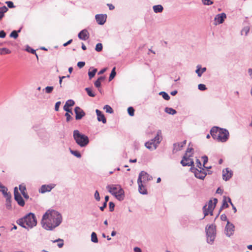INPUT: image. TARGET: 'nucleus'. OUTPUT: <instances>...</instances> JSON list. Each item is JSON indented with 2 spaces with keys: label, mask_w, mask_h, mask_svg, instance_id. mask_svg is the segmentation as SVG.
<instances>
[{
  "label": "nucleus",
  "mask_w": 252,
  "mask_h": 252,
  "mask_svg": "<svg viewBox=\"0 0 252 252\" xmlns=\"http://www.w3.org/2000/svg\"><path fill=\"white\" fill-rule=\"evenodd\" d=\"M137 183L138 184V191L140 192V193L142 194H147V189L144 186L142 182L137 180Z\"/></svg>",
  "instance_id": "22"
},
{
  "label": "nucleus",
  "mask_w": 252,
  "mask_h": 252,
  "mask_svg": "<svg viewBox=\"0 0 252 252\" xmlns=\"http://www.w3.org/2000/svg\"><path fill=\"white\" fill-rule=\"evenodd\" d=\"M218 200L216 198L214 199V202L212 200H209L208 203L205 205L203 207V211L204 214V218L206 216L210 214L211 216L213 215V212Z\"/></svg>",
  "instance_id": "8"
},
{
  "label": "nucleus",
  "mask_w": 252,
  "mask_h": 252,
  "mask_svg": "<svg viewBox=\"0 0 252 252\" xmlns=\"http://www.w3.org/2000/svg\"><path fill=\"white\" fill-rule=\"evenodd\" d=\"M20 32V30H19L18 32L16 31H13L11 32L10 36L11 37H13L14 38H16L18 36V32Z\"/></svg>",
  "instance_id": "39"
},
{
  "label": "nucleus",
  "mask_w": 252,
  "mask_h": 252,
  "mask_svg": "<svg viewBox=\"0 0 252 252\" xmlns=\"http://www.w3.org/2000/svg\"><path fill=\"white\" fill-rule=\"evenodd\" d=\"M226 18V14L224 13L217 14L215 17V25L221 24L223 22L224 19Z\"/></svg>",
  "instance_id": "15"
},
{
  "label": "nucleus",
  "mask_w": 252,
  "mask_h": 252,
  "mask_svg": "<svg viewBox=\"0 0 252 252\" xmlns=\"http://www.w3.org/2000/svg\"><path fill=\"white\" fill-rule=\"evenodd\" d=\"M85 91L87 92L88 95L91 97H94L95 95V94L94 92H93L92 89L90 88H85Z\"/></svg>",
  "instance_id": "30"
},
{
  "label": "nucleus",
  "mask_w": 252,
  "mask_h": 252,
  "mask_svg": "<svg viewBox=\"0 0 252 252\" xmlns=\"http://www.w3.org/2000/svg\"><path fill=\"white\" fill-rule=\"evenodd\" d=\"M203 4L205 5H210L213 3V2L211 0H202Z\"/></svg>",
  "instance_id": "44"
},
{
  "label": "nucleus",
  "mask_w": 252,
  "mask_h": 252,
  "mask_svg": "<svg viewBox=\"0 0 252 252\" xmlns=\"http://www.w3.org/2000/svg\"><path fill=\"white\" fill-rule=\"evenodd\" d=\"M85 64V63L84 62H79L77 63V66L79 68H82Z\"/></svg>",
  "instance_id": "54"
},
{
  "label": "nucleus",
  "mask_w": 252,
  "mask_h": 252,
  "mask_svg": "<svg viewBox=\"0 0 252 252\" xmlns=\"http://www.w3.org/2000/svg\"><path fill=\"white\" fill-rule=\"evenodd\" d=\"M78 38L83 40H86L89 38V33L86 29L82 30L78 34Z\"/></svg>",
  "instance_id": "19"
},
{
  "label": "nucleus",
  "mask_w": 252,
  "mask_h": 252,
  "mask_svg": "<svg viewBox=\"0 0 252 252\" xmlns=\"http://www.w3.org/2000/svg\"><path fill=\"white\" fill-rule=\"evenodd\" d=\"M220 219L223 221L227 220V217L225 214H222L220 216Z\"/></svg>",
  "instance_id": "59"
},
{
  "label": "nucleus",
  "mask_w": 252,
  "mask_h": 252,
  "mask_svg": "<svg viewBox=\"0 0 252 252\" xmlns=\"http://www.w3.org/2000/svg\"><path fill=\"white\" fill-rule=\"evenodd\" d=\"M161 131L158 130L155 137L145 143V147L150 150L153 151L157 149L158 144L162 140Z\"/></svg>",
  "instance_id": "6"
},
{
  "label": "nucleus",
  "mask_w": 252,
  "mask_h": 252,
  "mask_svg": "<svg viewBox=\"0 0 252 252\" xmlns=\"http://www.w3.org/2000/svg\"><path fill=\"white\" fill-rule=\"evenodd\" d=\"M55 185L54 184H51L49 185H42L40 189H39V192L44 193L46 192L50 191L55 187Z\"/></svg>",
  "instance_id": "14"
},
{
  "label": "nucleus",
  "mask_w": 252,
  "mask_h": 252,
  "mask_svg": "<svg viewBox=\"0 0 252 252\" xmlns=\"http://www.w3.org/2000/svg\"><path fill=\"white\" fill-rule=\"evenodd\" d=\"M74 101L72 99H69L65 102V104L64 106H66L67 107H71L74 105Z\"/></svg>",
  "instance_id": "35"
},
{
  "label": "nucleus",
  "mask_w": 252,
  "mask_h": 252,
  "mask_svg": "<svg viewBox=\"0 0 252 252\" xmlns=\"http://www.w3.org/2000/svg\"><path fill=\"white\" fill-rule=\"evenodd\" d=\"M196 69L195 70V72L197 73L198 77H201L202 73L201 71V65H198L196 66Z\"/></svg>",
  "instance_id": "37"
},
{
  "label": "nucleus",
  "mask_w": 252,
  "mask_h": 252,
  "mask_svg": "<svg viewBox=\"0 0 252 252\" xmlns=\"http://www.w3.org/2000/svg\"><path fill=\"white\" fill-rule=\"evenodd\" d=\"M69 151H70V153L71 154H72L73 156H74L75 157H76L78 158H80L81 157V155L78 151L72 150L70 148L69 149Z\"/></svg>",
  "instance_id": "29"
},
{
  "label": "nucleus",
  "mask_w": 252,
  "mask_h": 252,
  "mask_svg": "<svg viewBox=\"0 0 252 252\" xmlns=\"http://www.w3.org/2000/svg\"><path fill=\"white\" fill-rule=\"evenodd\" d=\"M207 242L210 244H212L216 237V226L213 224L207 226L205 228Z\"/></svg>",
  "instance_id": "7"
},
{
  "label": "nucleus",
  "mask_w": 252,
  "mask_h": 252,
  "mask_svg": "<svg viewBox=\"0 0 252 252\" xmlns=\"http://www.w3.org/2000/svg\"><path fill=\"white\" fill-rule=\"evenodd\" d=\"M94 197L96 200L99 201L100 199V196H99V193L97 190H96L94 192Z\"/></svg>",
  "instance_id": "47"
},
{
  "label": "nucleus",
  "mask_w": 252,
  "mask_h": 252,
  "mask_svg": "<svg viewBox=\"0 0 252 252\" xmlns=\"http://www.w3.org/2000/svg\"><path fill=\"white\" fill-rule=\"evenodd\" d=\"M192 156V153L189 155H187V153H185L184 156L182 160L181 161V164L183 166H193L194 162L190 158Z\"/></svg>",
  "instance_id": "9"
},
{
  "label": "nucleus",
  "mask_w": 252,
  "mask_h": 252,
  "mask_svg": "<svg viewBox=\"0 0 252 252\" xmlns=\"http://www.w3.org/2000/svg\"><path fill=\"white\" fill-rule=\"evenodd\" d=\"M59 242L58 244V246L61 248H62L63 245V240L62 239H58L57 240H56L55 241H53L54 243H55V242Z\"/></svg>",
  "instance_id": "38"
},
{
  "label": "nucleus",
  "mask_w": 252,
  "mask_h": 252,
  "mask_svg": "<svg viewBox=\"0 0 252 252\" xmlns=\"http://www.w3.org/2000/svg\"><path fill=\"white\" fill-rule=\"evenodd\" d=\"M232 171H229L228 168H226L222 171L223 179L225 181L228 180L232 176Z\"/></svg>",
  "instance_id": "20"
},
{
  "label": "nucleus",
  "mask_w": 252,
  "mask_h": 252,
  "mask_svg": "<svg viewBox=\"0 0 252 252\" xmlns=\"http://www.w3.org/2000/svg\"><path fill=\"white\" fill-rule=\"evenodd\" d=\"M62 221V216L58 211L48 210L43 215L41 224L46 230L52 231L58 227Z\"/></svg>",
  "instance_id": "1"
},
{
  "label": "nucleus",
  "mask_w": 252,
  "mask_h": 252,
  "mask_svg": "<svg viewBox=\"0 0 252 252\" xmlns=\"http://www.w3.org/2000/svg\"><path fill=\"white\" fill-rule=\"evenodd\" d=\"M94 86L96 87V88H99V87H100L101 86V82L100 81H99L98 80H96L95 82H94Z\"/></svg>",
  "instance_id": "55"
},
{
  "label": "nucleus",
  "mask_w": 252,
  "mask_h": 252,
  "mask_svg": "<svg viewBox=\"0 0 252 252\" xmlns=\"http://www.w3.org/2000/svg\"><path fill=\"white\" fill-rule=\"evenodd\" d=\"M61 103L60 101H58L56 103L55 106V110L56 111H59V109L60 106L61 105Z\"/></svg>",
  "instance_id": "51"
},
{
  "label": "nucleus",
  "mask_w": 252,
  "mask_h": 252,
  "mask_svg": "<svg viewBox=\"0 0 252 252\" xmlns=\"http://www.w3.org/2000/svg\"><path fill=\"white\" fill-rule=\"evenodd\" d=\"M97 23L100 25H103L106 21V15L96 14L95 16Z\"/></svg>",
  "instance_id": "18"
},
{
  "label": "nucleus",
  "mask_w": 252,
  "mask_h": 252,
  "mask_svg": "<svg viewBox=\"0 0 252 252\" xmlns=\"http://www.w3.org/2000/svg\"><path fill=\"white\" fill-rule=\"evenodd\" d=\"M152 179V177L149 175L147 172L142 171H141L138 178V181L142 182V183H145Z\"/></svg>",
  "instance_id": "11"
},
{
  "label": "nucleus",
  "mask_w": 252,
  "mask_h": 252,
  "mask_svg": "<svg viewBox=\"0 0 252 252\" xmlns=\"http://www.w3.org/2000/svg\"><path fill=\"white\" fill-rule=\"evenodd\" d=\"M65 116L66 118V121L67 122L70 121L72 119V118L71 117V115L68 113H66L65 114Z\"/></svg>",
  "instance_id": "52"
},
{
  "label": "nucleus",
  "mask_w": 252,
  "mask_h": 252,
  "mask_svg": "<svg viewBox=\"0 0 252 252\" xmlns=\"http://www.w3.org/2000/svg\"><path fill=\"white\" fill-rule=\"evenodd\" d=\"M17 223L26 229L32 228L37 224L36 217L33 213H30L24 217L17 220Z\"/></svg>",
  "instance_id": "3"
},
{
  "label": "nucleus",
  "mask_w": 252,
  "mask_h": 252,
  "mask_svg": "<svg viewBox=\"0 0 252 252\" xmlns=\"http://www.w3.org/2000/svg\"><path fill=\"white\" fill-rule=\"evenodd\" d=\"M27 51L29 52H30L32 54H35L36 56V58L38 59V56L35 53V50H34V49L30 48V47H28L27 49H26Z\"/></svg>",
  "instance_id": "46"
},
{
  "label": "nucleus",
  "mask_w": 252,
  "mask_h": 252,
  "mask_svg": "<svg viewBox=\"0 0 252 252\" xmlns=\"http://www.w3.org/2000/svg\"><path fill=\"white\" fill-rule=\"evenodd\" d=\"M66 77L65 76H60L59 77V78H60V80H59V84H60V87H62V81H63V79L65 78Z\"/></svg>",
  "instance_id": "61"
},
{
  "label": "nucleus",
  "mask_w": 252,
  "mask_h": 252,
  "mask_svg": "<svg viewBox=\"0 0 252 252\" xmlns=\"http://www.w3.org/2000/svg\"><path fill=\"white\" fill-rule=\"evenodd\" d=\"M97 71L96 68H91L88 72V75L89 77V79H91L93 77H94Z\"/></svg>",
  "instance_id": "25"
},
{
  "label": "nucleus",
  "mask_w": 252,
  "mask_h": 252,
  "mask_svg": "<svg viewBox=\"0 0 252 252\" xmlns=\"http://www.w3.org/2000/svg\"><path fill=\"white\" fill-rule=\"evenodd\" d=\"M5 3L7 4L9 8H14L15 7L13 2L11 1H7Z\"/></svg>",
  "instance_id": "50"
},
{
  "label": "nucleus",
  "mask_w": 252,
  "mask_h": 252,
  "mask_svg": "<svg viewBox=\"0 0 252 252\" xmlns=\"http://www.w3.org/2000/svg\"><path fill=\"white\" fill-rule=\"evenodd\" d=\"M6 36V33L4 31H0V38H4Z\"/></svg>",
  "instance_id": "57"
},
{
  "label": "nucleus",
  "mask_w": 252,
  "mask_h": 252,
  "mask_svg": "<svg viewBox=\"0 0 252 252\" xmlns=\"http://www.w3.org/2000/svg\"><path fill=\"white\" fill-rule=\"evenodd\" d=\"M11 53V51L6 48H0V54H9Z\"/></svg>",
  "instance_id": "28"
},
{
  "label": "nucleus",
  "mask_w": 252,
  "mask_h": 252,
  "mask_svg": "<svg viewBox=\"0 0 252 252\" xmlns=\"http://www.w3.org/2000/svg\"><path fill=\"white\" fill-rule=\"evenodd\" d=\"M212 137L218 141L225 142L229 138L228 131L224 128H221L217 126H214L210 130Z\"/></svg>",
  "instance_id": "2"
},
{
  "label": "nucleus",
  "mask_w": 252,
  "mask_h": 252,
  "mask_svg": "<svg viewBox=\"0 0 252 252\" xmlns=\"http://www.w3.org/2000/svg\"><path fill=\"white\" fill-rule=\"evenodd\" d=\"M96 115H97V119L99 122H102L103 124H105L106 123V119L104 116V115L102 113V112L98 109L95 110Z\"/></svg>",
  "instance_id": "21"
},
{
  "label": "nucleus",
  "mask_w": 252,
  "mask_h": 252,
  "mask_svg": "<svg viewBox=\"0 0 252 252\" xmlns=\"http://www.w3.org/2000/svg\"><path fill=\"white\" fill-rule=\"evenodd\" d=\"M153 8L154 11L156 13H160L163 10V8L162 6L160 4L154 5L153 6Z\"/></svg>",
  "instance_id": "24"
},
{
  "label": "nucleus",
  "mask_w": 252,
  "mask_h": 252,
  "mask_svg": "<svg viewBox=\"0 0 252 252\" xmlns=\"http://www.w3.org/2000/svg\"><path fill=\"white\" fill-rule=\"evenodd\" d=\"M19 189H20L21 193L23 195V196L26 199L29 198V195H28V194L26 192V187L25 186H23L22 185H20L19 186Z\"/></svg>",
  "instance_id": "23"
},
{
  "label": "nucleus",
  "mask_w": 252,
  "mask_h": 252,
  "mask_svg": "<svg viewBox=\"0 0 252 252\" xmlns=\"http://www.w3.org/2000/svg\"><path fill=\"white\" fill-rule=\"evenodd\" d=\"M193 151V149L190 148H188L186 151V153H187V155H189V154H191L192 153V151Z\"/></svg>",
  "instance_id": "60"
},
{
  "label": "nucleus",
  "mask_w": 252,
  "mask_h": 252,
  "mask_svg": "<svg viewBox=\"0 0 252 252\" xmlns=\"http://www.w3.org/2000/svg\"><path fill=\"white\" fill-rule=\"evenodd\" d=\"M108 191L118 200L121 201L124 199V191L119 185H110L106 187Z\"/></svg>",
  "instance_id": "4"
},
{
  "label": "nucleus",
  "mask_w": 252,
  "mask_h": 252,
  "mask_svg": "<svg viewBox=\"0 0 252 252\" xmlns=\"http://www.w3.org/2000/svg\"><path fill=\"white\" fill-rule=\"evenodd\" d=\"M234 232V225L227 220V224L225 227V233L228 237L232 236Z\"/></svg>",
  "instance_id": "12"
},
{
  "label": "nucleus",
  "mask_w": 252,
  "mask_h": 252,
  "mask_svg": "<svg viewBox=\"0 0 252 252\" xmlns=\"http://www.w3.org/2000/svg\"><path fill=\"white\" fill-rule=\"evenodd\" d=\"M159 94L161 95L165 100H168L170 99V96L166 92H161Z\"/></svg>",
  "instance_id": "31"
},
{
  "label": "nucleus",
  "mask_w": 252,
  "mask_h": 252,
  "mask_svg": "<svg viewBox=\"0 0 252 252\" xmlns=\"http://www.w3.org/2000/svg\"><path fill=\"white\" fill-rule=\"evenodd\" d=\"M8 10V8L5 6H3L2 7H0V20L4 16V13Z\"/></svg>",
  "instance_id": "27"
},
{
  "label": "nucleus",
  "mask_w": 252,
  "mask_h": 252,
  "mask_svg": "<svg viewBox=\"0 0 252 252\" xmlns=\"http://www.w3.org/2000/svg\"><path fill=\"white\" fill-rule=\"evenodd\" d=\"M103 109L105 110L107 113L112 114L113 113V110L111 106L108 105H106L104 106Z\"/></svg>",
  "instance_id": "33"
},
{
  "label": "nucleus",
  "mask_w": 252,
  "mask_h": 252,
  "mask_svg": "<svg viewBox=\"0 0 252 252\" xmlns=\"http://www.w3.org/2000/svg\"><path fill=\"white\" fill-rule=\"evenodd\" d=\"M127 112H128V114L130 116H134V110L133 109V107H129L127 109Z\"/></svg>",
  "instance_id": "42"
},
{
  "label": "nucleus",
  "mask_w": 252,
  "mask_h": 252,
  "mask_svg": "<svg viewBox=\"0 0 252 252\" xmlns=\"http://www.w3.org/2000/svg\"><path fill=\"white\" fill-rule=\"evenodd\" d=\"M115 69H116V68H115V67H114L111 71V72L110 75L109 77V81H111L116 76V72L115 71Z\"/></svg>",
  "instance_id": "32"
},
{
  "label": "nucleus",
  "mask_w": 252,
  "mask_h": 252,
  "mask_svg": "<svg viewBox=\"0 0 252 252\" xmlns=\"http://www.w3.org/2000/svg\"><path fill=\"white\" fill-rule=\"evenodd\" d=\"M196 166L200 169H201L202 168H203L202 167V164H201V163L200 162V161L198 159H197L196 160Z\"/></svg>",
  "instance_id": "53"
},
{
  "label": "nucleus",
  "mask_w": 252,
  "mask_h": 252,
  "mask_svg": "<svg viewBox=\"0 0 252 252\" xmlns=\"http://www.w3.org/2000/svg\"><path fill=\"white\" fill-rule=\"evenodd\" d=\"M202 158L203 159V166L205 167V164L208 161V158L207 156H203L202 157Z\"/></svg>",
  "instance_id": "56"
},
{
  "label": "nucleus",
  "mask_w": 252,
  "mask_h": 252,
  "mask_svg": "<svg viewBox=\"0 0 252 252\" xmlns=\"http://www.w3.org/2000/svg\"><path fill=\"white\" fill-rule=\"evenodd\" d=\"M250 31V27L249 26L245 27L241 31V34L245 33V35H247Z\"/></svg>",
  "instance_id": "36"
},
{
  "label": "nucleus",
  "mask_w": 252,
  "mask_h": 252,
  "mask_svg": "<svg viewBox=\"0 0 252 252\" xmlns=\"http://www.w3.org/2000/svg\"><path fill=\"white\" fill-rule=\"evenodd\" d=\"M186 140H184L181 142L175 143L173 145V152L176 153L178 151H181L183 147L186 145Z\"/></svg>",
  "instance_id": "17"
},
{
  "label": "nucleus",
  "mask_w": 252,
  "mask_h": 252,
  "mask_svg": "<svg viewBox=\"0 0 252 252\" xmlns=\"http://www.w3.org/2000/svg\"><path fill=\"white\" fill-rule=\"evenodd\" d=\"M165 112L168 114H171V115H174L175 114H176L177 112L176 111L172 108H169V107H166L165 108Z\"/></svg>",
  "instance_id": "26"
},
{
  "label": "nucleus",
  "mask_w": 252,
  "mask_h": 252,
  "mask_svg": "<svg viewBox=\"0 0 252 252\" xmlns=\"http://www.w3.org/2000/svg\"><path fill=\"white\" fill-rule=\"evenodd\" d=\"M198 88L200 91H204L207 89L206 86L203 84H200L198 86Z\"/></svg>",
  "instance_id": "45"
},
{
  "label": "nucleus",
  "mask_w": 252,
  "mask_h": 252,
  "mask_svg": "<svg viewBox=\"0 0 252 252\" xmlns=\"http://www.w3.org/2000/svg\"><path fill=\"white\" fill-rule=\"evenodd\" d=\"M75 113V119L76 120H80L85 115V112L79 107L77 106L74 109Z\"/></svg>",
  "instance_id": "16"
},
{
  "label": "nucleus",
  "mask_w": 252,
  "mask_h": 252,
  "mask_svg": "<svg viewBox=\"0 0 252 252\" xmlns=\"http://www.w3.org/2000/svg\"><path fill=\"white\" fill-rule=\"evenodd\" d=\"M63 110L66 112V113H70L71 114H73L72 110L69 108V107H67L66 106H63Z\"/></svg>",
  "instance_id": "49"
},
{
  "label": "nucleus",
  "mask_w": 252,
  "mask_h": 252,
  "mask_svg": "<svg viewBox=\"0 0 252 252\" xmlns=\"http://www.w3.org/2000/svg\"><path fill=\"white\" fill-rule=\"evenodd\" d=\"M106 205H107L106 203V202H104L103 205L100 207V210L101 211H103L104 208L106 207Z\"/></svg>",
  "instance_id": "62"
},
{
  "label": "nucleus",
  "mask_w": 252,
  "mask_h": 252,
  "mask_svg": "<svg viewBox=\"0 0 252 252\" xmlns=\"http://www.w3.org/2000/svg\"><path fill=\"white\" fill-rule=\"evenodd\" d=\"M109 207L110 211L112 212L114 211L115 207V204L112 202H110L109 203Z\"/></svg>",
  "instance_id": "48"
},
{
  "label": "nucleus",
  "mask_w": 252,
  "mask_h": 252,
  "mask_svg": "<svg viewBox=\"0 0 252 252\" xmlns=\"http://www.w3.org/2000/svg\"><path fill=\"white\" fill-rule=\"evenodd\" d=\"M95 50L97 51V52H100L102 51V44L101 43H97L96 45V46H95Z\"/></svg>",
  "instance_id": "40"
},
{
  "label": "nucleus",
  "mask_w": 252,
  "mask_h": 252,
  "mask_svg": "<svg viewBox=\"0 0 252 252\" xmlns=\"http://www.w3.org/2000/svg\"><path fill=\"white\" fill-rule=\"evenodd\" d=\"M134 252H141V250L139 247H135L134 248Z\"/></svg>",
  "instance_id": "63"
},
{
  "label": "nucleus",
  "mask_w": 252,
  "mask_h": 252,
  "mask_svg": "<svg viewBox=\"0 0 252 252\" xmlns=\"http://www.w3.org/2000/svg\"><path fill=\"white\" fill-rule=\"evenodd\" d=\"M11 207V205L10 204V198L8 200V201L6 200V208L8 209H10Z\"/></svg>",
  "instance_id": "58"
},
{
  "label": "nucleus",
  "mask_w": 252,
  "mask_h": 252,
  "mask_svg": "<svg viewBox=\"0 0 252 252\" xmlns=\"http://www.w3.org/2000/svg\"><path fill=\"white\" fill-rule=\"evenodd\" d=\"M14 198L17 202L18 204L21 206H24L25 205V201L20 194L18 192L17 187L14 188Z\"/></svg>",
  "instance_id": "13"
},
{
  "label": "nucleus",
  "mask_w": 252,
  "mask_h": 252,
  "mask_svg": "<svg viewBox=\"0 0 252 252\" xmlns=\"http://www.w3.org/2000/svg\"><path fill=\"white\" fill-rule=\"evenodd\" d=\"M73 136L76 143L81 147H86L89 143L88 137L80 133L78 130L73 131Z\"/></svg>",
  "instance_id": "5"
},
{
  "label": "nucleus",
  "mask_w": 252,
  "mask_h": 252,
  "mask_svg": "<svg viewBox=\"0 0 252 252\" xmlns=\"http://www.w3.org/2000/svg\"><path fill=\"white\" fill-rule=\"evenodd\" d=\"M53 89H54V88L52 86L46 87L45 88V92L47 94H50L53 91Z\"/></svg>",
  "instance_id": "43"
},
{
  "label": "nucleus",
  "mask_w": 252,
  "mask_h": 252,
  "mask_svg": "<svg viewBox=\"0 0 252 252\" xmlns=\"http://www.w3.org/2000/svg\"><path fill=\"white\" fill-rule=\"evenodd\" d=\"M91 241L95 243L98 242L97 235L95 232H93L91 234Z\"/></svg>",
  "instance_id": "34"
},
{
  "label": "nucleus",
  "mask_w": 252,
  "mask_h": 252,
  "mask_svg": "<svg viewBox=\"0 0 252 252\" xmlns=\"http://www.w3.org/2000/svg\"><path fill=\"white\" fill-rule=\"evenodd\" d=\"M248 73L250 77L252 79V68H249L248 69Z\"/></svg>",
  "instance_id": "64"
},
{
  "label": "nucleus",
  "mask_w": 252,
  "mask_h": 252,
  "mask_svg": "<svg viewBox=\"0 0 252 252\" xmlns=\"http://www.w3.org/2000/svg\"><path fill=\"white\" fill-rule=\"evenodd\" d=\"M222 207L224 208H228V204L227 203V201L226 199V196H224L223 197V200H222Z\"/></svg>",
  "instance_id": "41"
},
{
  "label": "nucleus",
  "mask_w": 252,
  "mask_h": 252,
  "mask_svg": "<svg viewBox=\"0 0 252 252\" xmlns=\"http://www.w3.org/2000/svg\"><path fill=\"white\" fill-rule=\"evenodd\" d=\"M190 170L194 174L196 178L200 179H204L207 175L203 168H202L201 169H198L196 168L191 167L190 168Z\"/></svg>",
  "instance_id": "10"
}]
</instances>
